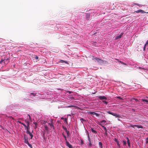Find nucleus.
<instances>
[{
    "instance_id": "f257e3e1",
    "label": "nucleus",
    "mask_w": 148,
    "mask_h": 148,
    "mask_svg": "<svg viewBox=\"0 0 148 148\" xmlns=\"http://www.w3.org/2000/svg\"><path fill=\"white\" fill-rule=\"evenodd\" d=\"M94 59L96 60L97 62L100 64H108V62L107 61L103 60L99 58L95 57V58H92V60H94Z\"/></svg>"
},
{
    "instance_id": "f03ea898",
    "label": "nucleus",
    "mask_w": 148,
    "mask_h": 148,
    "mask_svg": "<svg viewBox=\"0 0 148 148\" xmlns=\"http://www.w3.org/2000/svg\"><path fill=\"white\" fill-rule=\"evenodd\" d=\"M106 112L109 114H111L113 116H115L116 117H119V115L116 113H113L111 112L110 111H107Z\"/></svg>"
},
{
    "instance_id": "7ed1b4c3",
    "label": "nucleus",
    "mask_w": 148,
    "mask_h": 148,
    "mask_svg": "<svg viewBox=\"0 0 148 148\" xmlns=\"http://www.w3.org/2000/svg\"><path fill=\"white\" fill-rule=\"evenodd\" d=\"M134 12H136V13H141L144 14V13H148V12H146L144 11L143 10H137V11H135Z\"/></svg>"
},
{
    "instance_id": "20e7f679",
    "label": "nucleus",
    "mask_w": 148,
    "mask_h": 148,
    "mask_svg": "<svg viewBox=\"0 0 148 148\" xmlns=\"http://www.w3.org/2000/svg\"><path fill=\"white\" fill-rule=\"evenodd\" d=\"M88 112L89 114H90L92 115H95L97 117H98L100 116L99 114L94 112L89 111Z\"/></svg>"
},
{
    "instance_id": "39448f33",
    "label": "nucleus",
    "mask_w": 148,
    "mask_h": 148,
    "mask_svg": "<svg viewBox=\"0 0 148 148\" xmlns=\"http://www.w3.org/2000/svg\"><path fill=\"white\" fill-rule=\"evenodd\" d=\"M48 124L50 125L51 128H53V129H54V127L53 125V122L52 120H51V121Z\"/></svg>"
},
{
    "instance_id": "423d86ee",
    "label": "nucleus",
    "mask_w": 148,
    "mask_h": 148,
    "mask_svg": "<svg viewBox=\"0 0 148 148\" xmlns=\"http://www.w3.org/2000/svg\"><path fill=\"white\" fill-rule=\"evenodd\" d=\"M130 127H137L138 128H143V126L142 125H133L132 124H130Z\"/></svg>"
},
{
    "instance_id": "0eeeda50",
    "label": "nucleus",
    "mask_w": 148,
    "mask_h": 148,
    "mask_svg": "<svg viewBox=\"0 0 148 148\" xmlns=\"http://www.w3.org/2000/svg\"><path fill=\"white\" fill-rule=\"evenodd\" d=\"M102 126L103 127V129L105 130V133H104V135L105 136H108V133H107V130L106 128V127H105L104 126L102 125Z\"/></svg>"
},
{
    "instance_id": "6e6552de",
    "label": "nucleus",
    "mask_w": 148,
    "mask_h": 148,
    "mask_svg": "<svg viewBox=\"0 0 148 148\" xmlns=\"http://www.w3.org/2000/svg\"><path fill=\"white\" fill-rule=\"evenodd\" d=\"M123 33H121L120 34H118L117 36L115 38L116 39H119L121 37V36H122Z\"/></svg>"
},
{
    "instance_id": "1a4fd4ad",
    "label": "nucleus",
    "mask_w": 148,
    "mask_h": 148,
    "mask_svg": "<svg viewBox=\"0 0 148 148\" xmlns=\"http://www.w3.org/2000/svg\"><path fill=\"white\" fill-rule=\"evenodd\" d=\"M100 100L105 99L107 100V98L104 96H99L98 97Z\"/></svg>"
},
{
    "instance_id": "9d476101",
    "label": "nucleus",
    "mask_w": 148,
    "mask_h": 148,
    "mask_svg": "<svg viewBox=\"0 0 148 148\" xmlns=\"http://www.w3.org/2000/svg\"><path fill=\"white\" fill-rule=\"evenodd\" d=\"M66 144L69 148H73L72 145L70 144L68 141H66Z\"/></svg>"
},
{
    "instance_id": "9b49d317",
    "label": "nucleus",
    "mask_w": 148,
    "mask_h": 148,
    "mask_svg": "<svg viewBox=\"0 0 148 148\" xmlns=\"http://www.w3.org/2000/svg\"><path fill=\"white\" fill-rule=\"evenodd\" d=\"M26 133L27 134H28L31 136V139H32L33 137V135L32 133L30 132L29 131H27Z\"/></svg>"
},
{
    "instance_id": "f8f14e48",
    "label": "nucleus",
    "mask_w": 148,
    "mask_h": 148,
    "mask_svg": "<svg viewBox=\"0 0 148 148\" xmlns=\"http://www.w3.org/2000/svg\"><path fill=\"white\" fill-rule=\"evenodd\" d=\"M90 18V14H86V19L87 20H89Z\"/></svg>"
},
{
    "instance_id": "ddd939ff",
    "label": "nucleus",
    "mask_w": 148,
    "mask_h": 148,
    "mask_svg": "<svg viewBox=\"0 0 148 148\" xmlns=\"http://www.w3.org/2000/svg\"><path fill=\"white\" fill-rule=\"evenodd\" d=\"M5 61H7V62L8 61V59H7L6 60L5 59L4 60H1V61H0V63H1V62H4V64H7L8 62H7V63H6V62H5Z\"/></svg>"
},
{
    "instance_id": "4468645a",
    "label": "nucleus",
    "mask_w": 148,
    "mask_h": 148,
    "mask_svg": "<svg viewBox=\"0 0 148 148\" xmlns=\"http://www.w3.org/2000/svg\"><path fill=\"white\" fill-rule=\"evenodd\" d=\"M24 142L25 143L27 144L29 142L27 139V138H26L25 137H24Z\"/></svg>"
},
{
    "instance_id": "2eb2a0df",
    "label": "nucleus",
    "mask_w": 148,
    "mask_h": 148,
    "mask_svg": "<svg viewBox=\"0 0 148 148\" xmlns=\"http://www.w3.org/2000/svg\"><path fill=\"white\" fill-rule=\"evenodd\" d=\"M127 143L128 146L129 147H130V142L129 140L127 137Z\"/></svg>"
},
{
    "instance_id": "dca6fc26",
    "label": "nucleus",
    "mask_w": 148,
    "mask_h": 148,
    "mask_svg": "<svg viewBox=\"0 0 148 148\" xmlns=\"http://www.w3.org/2000/svg\"><path fill=\"white\" fill-rule=\"evenodd\" d=\"M33 123L35 125V129H36L37 127L38 123L36 122H34Z\"/></svg>"
},
{
    "instance_id": "f3484780",
    "label": "nucleus",
    "mask_w": 148,
    "mask_h": 148,
    "mask_svg": "<svg viewBox=\"0 0 148 148\" xmlns=\"http://www.w3.org/2000/svg\"><path fill=\"white\" fill-rule=\"evenodd\" d=\"M18 122L22 125H23L25 127H26V125L25 124L23 123H22L21 121H18Z\"/></svg>"
},
{
    "instance_id": "a211bd4d",
    "label": "nucleus",
    "mask_w": 148,
    "mask_h": 148,
    "mask_svg": "<svg viewBox=\"0 0 148 148\" xmlns=\"http://www.w3.org/2000/svg\"><path fill=\"white\" fill-rule=\"evenodd\" d=\"M99 147H100V148H103L102 144L101 142H99Z\"/></svg>"
},
{
    "instance_id": "6ab92c4d",
    "label": "nucleus",
    "mask_w": 148,
    "mask_h": 148,
    "mask_svg": "<svg viewBox=\"0 0 148 148\" xmlns=\"http://www.w3.org/2000/svg\"><path fill=\"white\" fill-rule=\"evenodd\" d=\"M141 100L143 102H146L147 104H148V101L147 100L144 99H141Z\"/></svg>"
},
{
    "instance_id": "aec40b11",
    "label": "nucleus",
    "mask_w": 148,
    "mask_h": 148,
    "mask_svg": "<svg viewBox=\"0 0 148 148\" xmlns=\"http://www.w3.org/2000/svg\"><path fill=\"white\" fill-rule=\"evenodd\" d=\"M115 98H118L119 99L121 100H123V99L121 97H119V96L116 97Z\"/></svg>"
},
{
    "instance_id": "412c9836",
    "label": "nucleus",
    "mask_w": 148,
    "mask_h": 148,
    "mask_svg": "<svg viewBox=\"0 0 148 148\" xmlns=\"http://www.w3.org/2000/svg\"><path fill=\"white\" fill-rule=\"evenodd\" d=\"M91 130L92 132H93V133H95V134H96L97 133L96 131L95 130H94L92 128H91Z\"/></svg>"
},
{
    "instance_id": "4be33fe9",
    "label": "nucleus",
    "mask_w": 148,
    "mask_h": 148,
    "mask_svg": "<svg viewBox=\"0 0 148 148\" xmlns=\"http://www.w3.org/2000/svg\"><path fill=\"white\" fill-rule=\"evenodd\" d=\"M106 122V121L105 120H103L101 121V123L102 124H104Z\"/></svg>"
},
{
    "instance_id": "5701e85b",
    "label": "nucleus",
    "mask_w": 148,
    "mask_h": 148,
    "mask_svg": "<svg viewBox=\"0 0 148 148\" xmlns=\"http://www.w3.org/2000/svg\"><path fill=\"white\" fill-rule=\"evenodd\" d=\"M44 127H45V129L46 130H48V129H49L48 127H47V125H45Z\"/></svg>"
},
{
    "instance_id": "b1692460",
    "label": "nucleus",
    "mask_w": 148,
    "mask_h": 148,
    "mask_svg": "<svg viewBox=\"0 0 148 148\" xmlns=\"http://www.w3.org/2000/svg\"><path fill=\"white\" fill-rule=\"evenodd\" d=\"M29 126H26V127H25V129H27V131H29Z\"/></svg>"
},
{
    "instance_id": "393cba45",
    "label": "nucleus",
    "mask_w": 148,
    "mask_h": 148,
    "mask_svg": "<svg viewBox=\"0 0 148 148\" xmlns=\"http://www.w3.org/2000/svg\"><path fill=\"white\" fill-rule=\"evenodd\" d=\"M33 95V96H35L36 95V93H31L30 94V96H31V95Z\"/></svg>"
},
{
    "instance_id": "a878e982",
    "label": "nucleus",
    "mask_w": 148,
    "mask_h": 148,
    "mask_svg": "<svg viewBox=\"0 0 148 148\" xmlns=\"http://www.w3.org/2000/svg\"><path fill=\"white\" fill-rule=\"evenodd\" d=\"M65 132H66L67 134V136H69L70 135V134H69V131H68L67 130H66V131Z\"/></svg>"
},
{
    "instance_id": "bb28decb",
    "label": "nucleus",
    "mask_w": 148,
    "mask_h": 148,
    "mask_svg": "<svg viewBox=\"0 0 148 148\" xmlns=\"http://www.w3.org/2000/svg\"><path fill=\"white\" fill-rule=\"evenodd\" d=\"M62 135H63V136H64V137L65 140L66 141V142L67 141L66 136L64 135V134L63 133L62 134Z\"/></svg>"
},
{
    "instance_id": "cd10ccee",
    "label": "nucleus",
    "mask_w": 148,
    "mask_h": 148,
    "mask_svg": "<svg viewBox=\"0 0 148 148\" xmlns=\"http://www.w3.org/2000/svg\"><path fill=\"white\" fill-rule=\"evenodd\" d=\"M61 63H66V62L64 61H63V60H60L59 61Z\"/></svg>"
},
{
    "instance_id": "c85d7f7f",
    "label": "nucleus",
    "mask_w": 148,
    "mask_h": 148,
    "mask_svg": "<svg viewBox=\"0 0 148 148\" xmlns=\"http://www.w3.org/2000/svg\"><path fill=\"white\" fill-rule=\"evenodd\" d=\"M88 145L89 146H90V147H91V146L92 144H91V141L89 142V143H88Z\"/></svg>"
},
{
    "instance_id": "c756f323",
    "label": "nucleus",
    "mask_w": 148,
    "mask_h": 148,
    "mask_svg": "<svg viewBox=\"0 0 148 148\" xmlns=\"http://www.w3.org/2000/svg\"><path fill=\"white\" fill-rule=\"evenodd\" d=\"M88 140L89 141V142L91 141L90 140V137H89V135L88 134Z\"/></svg>"
},
{
    "instance_id": "7c9ffc66",
    "label": "nucleus",
    "mask_w": 148,
    "mask_h": 148,
    "mask_svg": "<svg viewBox=\"0 0 148 148\" xmlns=\"http://www.w3.org/2000/svg\"><path fill=\"white\" fill-rule=\"evenodd\" d=\"M123 144L124 145H126V141H124V140H123Z\"/></svg>"
},
{
    "instance_id": "2f4dec72",
    "label": "nucleus",
    "mask_w": 148,
    "mask_h": 148,
    "mask_svg": "<svg viewBox=\"0 0 148 148\" xmlns=\"http://www.w3.org/2000/svg\"><path fill=\"white\" fill-rule=\"evenodd\" d=\"M146 143H147V144L148 143V138H146Z\"/></svg>"
},
{
    "instance_id": "473e14b6",
    "label": "nucleus",
    "mask_w": 148,
    "mask_h": 148,
    "mask_svg": "<svg viewBox=\"0 0 148 148\" xmlns=\"http://www.w3.org/2000/svg\"><path fill=\"white\" fill-rule=\"evenodd\" d=\"M30 147H31L32 148V145L31 144H30V143H29L28 142L27 144Z\"/></svg>"
},
{
    "instance_id": "72a5a7b5",
    "label": "nucleus",
    "mask_w": 148,
    "mask_h": 148,
    "mask_svg": "<svg viewBox=\"0 0 148 148\" xmlns=\"http://www.w3.org/2000/svg\"><path fill=\"white\" fill-rule=\"evenodd\" d=\"M102 101L104 103L106 104H107L108 103V102L105 101Z\"/></svg>"
},
{
    "instance_id": "f704fd0d",
    "label": "nucleus",
    "mask_w": 148,
    "mask_h": 148,
    "mask_svg": "<svg viewBox=\"0 0 148 148\" xmlns=\"http://www.w3.org/2000/svg\"><path fill=\"white\" fill-rule=\"evenodd\" d=\"M34 58L36 59L37 60L38 58V57L37 56H35Z\"/></svg>"
},
{
    "instance_id": "c9c22d12",
    "label": "nucleus",
    "mask_w": 148,
    "mask_h": 148,
    "mask_svg": "<svg viewBox=\"0 0 148 148\" xmlns=\"http://www.w3.org/2000/svg\"><path fill=\"white\" fill-rule=\"evenodd\" d=\"M63 128L64 130H65V131H66V130H67V128L66 127H65L64 126H63Z\"/></svg>"
},
{
    "instance_id": "e433bc0d",
    "label": "nucleus",
    "mask_w": 148,
    "mask_h": 148,
    "mask_svg": "<svg viewBox=\"0 0 148 148\" xmlns=\"http://www.w3.org/2000/svg\"><path fill=\"white\" fill-rule=\"evenodd\" d=\"M75 107V106H74L71 105V106H69L67 107H69V108H71V107Z\"/></svg>"
},
{
    "instance_id": "4c0bfd02",
    "label": "nucleus",
    "mask_w": 148,
    "mask_h": 148,
    "mask_svg": "<svg viewBox=\"0 0 148 148\" xmlns=\"http://www.w3.org/2000/svg\"><path fill=\"white\" fill-rule=\"evenodd\" d=\"M27 123V126H29V121H27L26 122Z\"/></svg>"
},
{
    "instance_id": "58836bf2",
    "label": "nucleus",
    "mask_w": 148,
    "mask_h": 148,
    "mask_svg": "<svg viewBox=\"0 0 148 148\" xmlns=\"http://www.w3.org/2000/svg\"><path fill=\"white\" fill-rule=\"evenodd\" d=\"M148 44V40L147 41V42H146L145 45V46H146Z\"/></svg>"
},
{
    "instance_id": "ea45409f",
    "label": "nucleus",
    "mask_w": 148,
    "mask_h": 148,
    "mask_svg": "<svg viewBox=\"0 0 148 148\" xmlns=\"http://www.w3.org/2000/svg\"><path fill=\"white\" fill-rule=\"evenodd\" d=\"M120 62L122 64H125H125L123 62H122V61H120Z\"/></svg>"
},
{
    "instance_id": "a19ab883",
    "label": "nucleus",
    "mask_w": 148,
    "mask_h": 148,
    "mask_svg": "<svg viewBox=\"0 0 148 148\" xmlns=\"http://www.w3.org/2000/svg\"><path fill=\"white\" fill-rule=\"evenodd\" d=\"M146 46H145V45H144V47H143V50L144 51H145V49H146Z\"/></svg>"
},
{
    "instance_id": "79ce46f5",
    "label": "nucleus",
    "mask_w": 148,
    "mask_h": 148,
    "mask_svg": "<svg viewBox=\"0 0 148 148\" xmlns=\"http://www.w3.org/2000/svg\"><path fill=\"white\" fill-rule=\"evenodd\" d=\"M9 118H10V119H14V118L12 117V116H10V117H9Z\"/></svg>"
},
{
    "instance_id": "37998d69",
    "label": "nucleus",
    "mask_w": 148,
    "mask_h": 148,
    "mask_svg": "<svg viewBox=\"0 0 148 148\" xmlns=\"http://www.w3.org/2000/svg\"><path fill=\"white\" fill-rule=\"evenodd\" d=\"M139 69H143V70H144V68H142V67H139Z\"/></svg>"
},
{
    "instance_id": "c03bdc74",
    "label": "nucleus",
    "mask_w": 148,
    "mask_h": 148,
    "mask_svg": "<svg viewBox=\"0 0 148 148\" xmlns=\"http://www.w3.org/2000/svg\"><path fill=\"white\" fill-rule=\"evenodd\" d=\"M80 120H82V121H86V120H85L83 118H81V119H80Z\"/></svg>"
},
{
    "instance_id": "a18cd8bd",
    "label": "nucleus",
    "mask_w": 148,
    "mask_h": 148,
    "mask_svg": "<svg viewBox=\"0 0 148 148\" xmlns=\"http://www.w3.org/2000/svg\"><path fill=\"white\" fill-rule=\"evenodd\" d=\"M114 59H115V60H117L118 61V62H120V61H119V60L118 59H116V58H115Z\"/></svg>"
},
{
    "instance_id": "49530a36",
    "label": "nucleus",
    "mask_w": 148,
    "mask_h": 148,
    "mask_svg": "<svg viewBox=\"0 0 148 148\" xmlns=\"http://www.w3.org/2000/svg\"><path fill=\"white\" fill-rule=\"evenodd\" d=\"M27 115L29 116V119H31V118H30V115L29 114H27Z\"/></svg>"
},
{
    "instance_id": "de8ad7c7",
    "label": "nucleus",
    "mask_w": 148,
    "mask_h": 148,
    "mask_svg": "<svg viewBox=\"0 0 148 148\" xmlns=\"http://www.w3.org/2000/svg\"><path fill=\"white\" fill-rule=\"evenodd\" d=\"M134 99V100H135L136 101H138V99H135V98Z\"/></svg>"
},
{
    "instance_id": "09e8293b",
    "label": "nucleus",
    "mask_w": 148,
    "mask_h": 148,
    "mask_svg": "<svg viewBox=\"0 0 148 148\" xmlns=\"http://www.w3.org/2000/svg\"><path fill=\"white\" fill-rule=\"evenodd\" d=\"M47 123V121H44V122H43V124H45L46 123Z\"/></svg>"
},
{
    "instance_id": "8fccbe9b",
    "label": "nucleus",
    "mask_w": 148,
    "mask_h": 148,
    "mask_svg": "<svg viewBox=\"0 0 148 148\" xmlns=\"http://www.w3.org/2000/svg\"><path fill=\"white\" fill-rule=\"evenodd\" d=\"M115 141L116 142H118V141H117V139H116V138H115Z\"/></svg>"
},
{
    "instance_id": "3c124183",
    "label": "nucleus",
    "mask_w": 148,
    "mask_h": 148,
    "mask_svg": "<svg viewBox=\"0 0 148 148\" xmlns=\"http://www.w3.org/2000/svg\"><path fill=\"white\" fill-rule=\"evenodd\" d=\"M117 145H119V142H117Z\"/></svg>"
},
{
    "instance_id": "603ef678",
    "label": "nucleus",
    "mask_w": 148,
    "mask_h": 148,
    "mask_svg": "<svg viewBox=\"0 0 148 148\" xmlns=\"http://www.w3.org/2000/svg\"><path fill=\"white\" fill-rule=\"evenodd\" d=\"M82 143H83V142H82Z\"/></svg>"
},
{
    "instance_id": "864d4df0",
    "label": "nucleus",
    "mask_w": 148,
    "mask_h": 148,
    "mask_svg": "<svg viewBox=\"0 0 148 148\" xmlns=\"http://www.w3.org/2000/svg\"><path fill=\"white\" fill-rule=\"evenodd\" d=\"M82 143H83V142H82Z\"/></svg>"
}]
</instances>
